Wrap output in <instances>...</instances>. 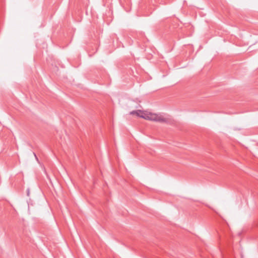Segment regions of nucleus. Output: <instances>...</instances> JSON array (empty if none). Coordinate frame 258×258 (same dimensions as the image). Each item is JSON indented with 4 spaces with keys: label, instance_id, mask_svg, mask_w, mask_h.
Instances as JSON below:
<instances>
[{
    "label": "nucleus",
    "instance_id": "obj_1",
    "mask_svg": "<svg viewBox=\"0 0 258 258\" xmlns=\"http://www.w3.org/2000/svg\"><path fill=\"white\" fill-rule=\"evenodd\" d=\"M145 119L159 122H167L168 121V119L164 117L162 115L150 112L148 113V116H146Z\"/></svg>",
    "mask_w": 258,
    "mask_h": 258
},
{
    "label": "nucleus",
    "instance_id": "obj_2",
    "mask_svg": "<svg viewBox=\"0 0 258 258\" xmlns=\"http://www.w3.org/2000/svg\"><path fill=\"white\" fill-rule=\"evenodd\" d=\"M148 113L145 112L141 110H134L130 112V114H136L137 116L145 119L146 116H148Z\"/></svg>",
    "mask_w": 258,
    "mask_h": 258
},
{
    "label": "nucleus",
    "instance_id": "obj_3",
    "mask_svg": "<svg viewBox=\"0 0 258 258\" xmlns=\"http://www.w3.org/2000/svg\"><path fill=\"white\" fill-rule=\"evenodd\" d=\"M29 193H30V191H29V189H27V196H29Z\"/></svg>",
    "mask_w": 258,
    "mask_h": 258
},
{
    "label": "nucleus",
    "instance_id": "obj_4",
    "mask_svg": "<svg viewBox=\"0 0 258 258\" xmlns=\"http://www.w3.org/2000/svg\"><path fill=\"white\" fill-rule=\"evenodd\" d=\"M34 155H35V157L36 159L37 160H38V158H37V156H36V154H35L34 153Z\"/></svg>",
    "mask_w": 258,
    "mask_h": 258
}]
</instances>
